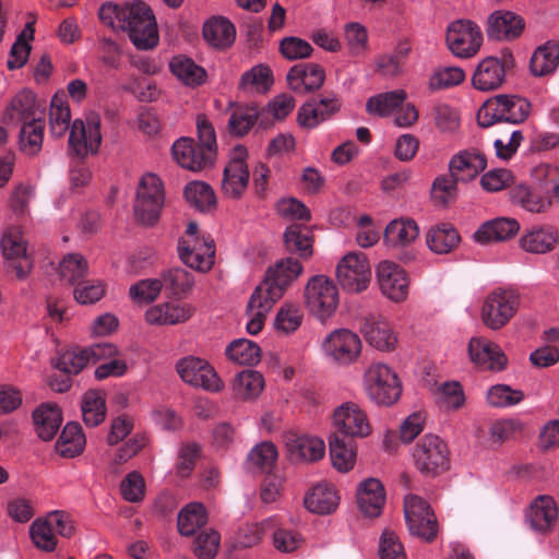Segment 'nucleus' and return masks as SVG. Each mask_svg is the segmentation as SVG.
<instances>
[{
	"label": "nucleus",
	"mask_w": 559,
	"mask_h": 559,
	"mask_svg": "<svg viewBox=\"0 0 559 559\" xmlns=\"http://www.w3.org/2000/svg\"><path fill=\"white\" fill-rule=\"evenodd\" d=\"M301 272L302 265L293 258L282 259L267 269L264 280L257 286L247 306L250 318L247 323L249 334L255 335L262 330L274 304L283 297L286 288Z\"/></svg>",
	"instance_id": "obj_1"
},
{
	"label": "nucleus",
	"mask_w": 559,
	"mask_h": 559,
	"mask_svg": "<svg viewBox=\"0 0 559 559\" xmlns=\"http://www.w3.org/2000/svg\"><path fill=\"white\" fill-rule=\"evenodd\" d=\"M3 122L19 127L17 146L22 154L33 157L43 147L44 108L31 91L16 94L7 106Z\"/></svg>",
	"instance_id": "obj_2"
},
{
	"label": "nucleus",
	"mask_w": 559,
	"mask_h": 559,
	"mask_svg": "<svg viewBox=\"0 0 559 559\" xmlns=\"http://www.w3.org/2000/svg\"><path fill=\"white\" fill-rule=\"evenodd\" d=\"M198 142L190 138L177 140L171 147L174 159L191 171L211 167L216 158V134L212 123L204 117L197 118Z\"/></svg>",
	"instance_id": "obj_3"
},
{
	"label": "nucleus",
	"mask_w": 559,
	"mask_h": 559,
	"mask_svg": "<svg viewBox=\"0 0 559 559\" xmlns=\"http://www.w3.org/2000/svg\"><path fill=\"white\" fill-rule=\"evenodd\" d=\"M520 306L521 295L516 289L497 287L485 296L480 307V320L487 329L499 331L516 316Z\"/></svg>",
	"instance_id": "obj_4"
},
{
	"label": "nucleus",
	"mask_w": 559,
	"mask_h": 559,
	"mask_svg": "<svg viewBox=\"0 0 559 559\" xmlns=\"http://www.w3.org/2000/svg\"><path fill=\"white\" fill-rule=\"evenodd\" d=\"M364 389L367 396L378 405L390 406L402 394V383L392 367L383 362H371L364 372Z\"/></svg>",
	"instance_id": "obj_5"
},
{
	"label": "nucleus",
	"mask_w": 559,
	"mask_h": 559,
	"mask_svg": "<svg viewBox=\"0 0 559 559\" xmlns=\"http://www.w3.org/2000/svg\"><path fill=\"white\" fill-rule=\"evenodd\" d=\"M165 193L160 178L154 174H145L140 179L134 202L135 219L146 226L154 225L164 206Z\"/></svg>",
	"instance_id": "obj_6"
},
{
	"label": "nucleus",
	"mask_w": 559,
	"mask_h": 559,
	"mask_svg": "<svg viewBox=\"0 0 559 559\" xmlns=\"http://www.w3.org/2000/svg\"><path fill=\"white\" fill-rule=\"evenodd\" d=\"M124 32L130 40L141 50L154 48L158 43V32L155 16L151 8L143 1L129 3Z\"/></svg>",
	"instance_id": "obj_7"
},
{
	"label": "nucleus",
	"mask_w": 559,
	"mask_h": 559,
	"mask_svg": "<svg viewBox=\"0 0 559 559\" xmlns=\"http://www.w3.org/2000/svg\"><path fill=\"white\" fill-rule=\"evenodd\" d=\"M447 443L438 436H424L413 450L416 468L425 475L436 476L447 471L450 464Z\"/></svg>",
	"instance_id": "obj_8"
},
{
	"label": "nucleus",
	"mask_w": 559,
	"mask_h": 559,
	"mask_svg": "<svg viewBox=\"0 0 559 559\" xmlns=\"http://www.w3.org/2000/svg\"><path fill=\"white\" fill-rule=\"evenodd\" d=\"M404 516L409 533L432 542L438 534L437 518L430 504L421 497L409 493L404 498Z\"/></svg>",
	"instance_id": "obj_9"
},
{
	"label": "nucleus",
	"mask_w": 559,
	"mask_h": 559,
	"mask_svg": "<svg viewBox=\"0 0 559 559\" xmlns=\"http://www.w3.org/2000/svg\"><path fill=\"white\" fill-rule=\"evenodd\" d=\"M248 151L243 145L234 146L223 171L222 193L230 200L243 197L250 179L247 164Z\"/></svg>",
	"instance_id": "obj_10"
},
{
	"label": "nucleus",
	"mask_w": 559,
	"mask_h": 559,
	"mask_svg": "<svg viewBox=\"0 0 559 559\" xmlns=\"http://www.w3.org/2000/svg\"><path fill=\"white\" fill-rule=\"evenodd\" d=\"M305 296L309 311L321 321L330 318L337 309V287L324 275H317L309 280Z\"/></svg>",
	"instance_id": "obj_11"
},
{
	"label": "nucleus",
	"mask_w": 559,
	"mask_h": 559,
	"mask_svg": "<svg viewBox=\"0 0 559 559\" xmlns=\"http://www.w3.org/2000/svg\"><path fill=\"white\" fill-rule=\"evenodd\" d=\"M176 371L181 380L198 389L217 393L224 389V382L215 369L203 358L187 356L176 362Z\"/></svg>",
	"instance_id": "obj_12"
},
{
	"label": "nucleus",
	"mask_w": 559,
	"mask_h": 559,
	"mask_svg": "<svg viewBox=\"0 0 559 559\" xmlns=\"http://www.w3.org/2000/svg\"><path fill=\"white\" fill-rule=\"evenodd\" d=\"M483 40L480 27L471 20H455L447 28L448 48L457 58L474 57L479 51Z\"/></svg>",
	"instance_id": "obj_13"
},
{
	"label": "nucleus",
	"mask_w": 559,
	"mask_h": 559,
	"mask_svg": "<svg viewBox=\"0 0 559 559\" xmlns=\"http://www.w3.org/2000/svg\"><path fill=\"white\" fill-rule=\"evenodd\" d=\"M336 278L340 285L349 293L365 290L371 280V267L366 254L348 252L336 265Z\"/></svg>",
	"instance_id": "obj_14"
},
{
	"label": "nucleus",
	"mask_w": 559,
	"mask_h": 559,
	"mask_svg": "<svg viewBox=\"0 0 559 559\" xmlns=\"http://www.w3.org/2000/svg\"><path fill=\"white\" fill-rule=\"evenodd\" d=\"M514 67V57L506 51L501 57H486L476 67L473 76V86L483 92L498 90L502 86L507 71Z\"/></svg>",
	"instance_id": "obj_15"
},
{
	"label": "nucleus",
	"mask_w": 559,
	"mask_h": 559,
	"mask_svg": "<svg viewBox=\"0 0 559 559\" xmlns=\"http://www.w3.org/2000/svg\"><path fill=\"white\" fill-rule=\"evenodd\" d=\"M100 117L90 112L85 120L75 119L70 129L69 145L79 157L96 154L102 143Z\"/></svg>",
	"instance_id": "obj_16"
},
{
	"label": "nucleus",
	"mask_w": 559,
	"mask_h": 559,
	"mask_svg": "<svg viewBox=\"0 0 559 559\" xmlns=\"http://www.w3.org/2000/svg\"><path fill=\"white\" fill-rule=\"evenodd\" d=\"M0 248L5 261L14 270L15 275L23 280L33 269V261L27 253L26 240L23 231L19 226H10L4 229Z\"/></svg>",
	"instance_id": "obj_17"
},
{
	"label": "nucleus",
	"mask_w": 559,
	"mask_h": 559,
	"mask_svg": "<svg viewBox=\"0 0 559 559\" xmlns=\"http://www.w3.org/2000/svg\"><path fill=\"white\" fill-rule=\"evenodd\" d=\"M181 262L200 273H207L215 262V245L209 238H181L178 242Z\"/></svg>",
	"instance_id": "obj_18"
},
{
	"label": "nucleus",
	"mask_w": 559,
	"mask_h": 559,
	"mask_svg": "<svg viewBox=\"0 0 559 559\" xmlns=\"http://www.w3.org/2000/svg\"><path fill=\"white\" fill-rule=\"evenodd\" d=\"M324 353L333 360L342 365H348L357 360L361 353L359 336L347 330L340 329L331 332L322 344Z\"/></svg>",
	"instance_id": "obj_19"
},
{
	"label": "nucleus",
	"mask_w": 559,
	"mask_h": 559,
	"mask_svg": "<svg viewBox=\"0 0 559 559\" xmlns=\"http://www.w3.org/2000/svg\"><path fill=\"white\" fill-rule=\"evenodd\" d=\"M377 280L382 294L389 299L401 302L407 298L409 280L404 269L395 262H380L377 266Z\"/></svg>",
	"instance_id": "obj_20"
},
{
	"label": "nucleus",
	"mask_w": 559,
	"mask_h": 559,
	"mask_svg": "<svg viewBox=\"0 0 559 559\" xmlns=\"http://www.w3.org/2000/svg\"><path fill=\"white\" fill-rule=\"evenodd\" d=\"M333 423L340 432L348 437L365 438L371 433L366 412L353 402H346L335 408Z\"/></svg>",
	"instance_id": "obj_21"
},
{
	"label": "nucleus",
	"mask_w": 559,
	"mask_h": 559,
	"mask_svg": "<svg viewBox=\"0 0 559 559\" xmlns=\"http://www.w3.org/2000/svg\"><path fill=\"white\" fill-rule=\"evenodd\" d=\"M525 28L524 19L508 10H497L487 19L486 33L490 39L513 40L519 38Z\"/></svg>",
	"instance_id": "obj_22"
},
{
	"label": "nucleus",
	"mask_w": 559,
	"mask_h": 559,
	"mask_svg": "<svg viewBox=\"0 0 559 559\" xmlns=\"http://www.w3.org/2000/svg\"><path fill=\"white\" fill-rule=\"evenodd\" d=\"M471 360L483 370L500 371L508 359L501 348L485 337H472L468 343Z\"/></svg>",
	"instance_id": "obj_23"
},
{
	"label": "nucleus",
	"mask_w": 559,
	"mask_h": 559,
	"mask_svg": "<svg viewBox=\"0 0 559 559\" xmlns=\"http://www.w3.org/2000/svg\"><path fill=\"white\" fill-rule=\"evenodd\" d=\"M194 312L188 302H162L145 311V321L151 325H176L190 320Z\"/></svg>",
	"instance_id": "obj_24"
},
{
	"label": "nucleus",
	"mask_w": 559,
	"mask_h": 559,
	"mask_svg": "<svg viewBox=\"0 0 559 559\" xmlns=\"http://www.w3.org/2000/svg\"><path fill=\"white\" fill-rule=\"evenodd\" d=\"M360 332L366 342L380 352H392L396 347L397 336L388 320L382 317L366 318Z\"/></svg>",
	"instance_id": "obj_25"
},
{
	"label": "nucleus",
	"mask_w": 559,
	"mask_h": 559,
	"mask_svg": "<svg viewBox=\"0 0 559 559\" xmlns=\"http://www.w3.org/2000/svg\"><path fill=\"white\" fill-rule=\"evenodd\" d=\"M487 166L484 154L477 150H463L449 162V173L460 182L474 180Z\"/></svg>",
	"instance_id": "obj_26"
},
{
	"label": "nucleus",
	"mask_w": 559,
	"mask_h": 559,
	"mask_svg": "<svg viewBox=\"0 0 559 559\" xmlns=\"http://www.w3.org/2000/svg\"><path fill=\"white\" fill-rule=\"evenodd\" d=\"M287 83L296 93H309L319 90L325 80L323 68L317 63H299L287 73Z\"/></svg>",
	"instance_id": "obj_27"
},
{
	"label": "nucleus",
	"mask_w": 559,
	"mask_h": 559,
	"mask_svg": "<svg viewBox=\"0 0 559 559\" xmlns=\"http://www.w3.org/2000/svg\"><path fill=\"white\" fill-rule=\"evenodd\" d=\"M526 518L531 527L536 532L550 533L558 519L556 501L548 495L536 497L530 504Z\"/></svg>",
	"instance_id": "obj_28"
},
{
	"label": "nucleus",
	"mask_w": 559,
	"mask_h": 559,
	"mask_svg": "<svg viewBox=\"0 0 559 559\" xmlns=\"http://www.w3.org/2000/svg\"><path fill=\"white\" fill-rule=\"evenodd\" d=\"M288 455L292 461L314 463L325 455V443L314 436H292L286 441Z\"/></svg>",
	"instance_id": "obj_29"
},
{
	"label": "nucleus",
	"mask_w": 559,
	"mask_h": 559,
	"mask_svg": "<svg viewBox=\"0 0 559 559\" xmlns=\"http://www.w3.org/2000/svg\"><path fill=\"white\" fill-rule=\"evenodd\" d=\"M384 503L385 492L380 480L369 478L360 483L357 489V504L365 516H379Z\"/></svg>",
	"instance_id": "obj_30"
},
{
	"label": "nucleus",
	"mask_w": 559,
	"mask_h": 559,
	"mask_svg": "<svg viewBox=\"0 0 559 559\" xmlns=\"http://www.w3.org/2000/svg\"><path fill=\"white\" fill-rule=\"evenodd\" d=\"M558 66L559 41L552 39L537 46L530 59V71L536 78L552 74Z\"/></svg>",
	"instance_id": "obj_31"
},
{
	"label": "nucleus",
	"mask_w": 559,
	"mask_h": 559,
	"mask_svg": "<svg viewBox=\"0 0 559 559\" xmlns=\"http://www.w3.org/2000/svg\"><path fill=\"white\" fill-rule=\"evenodd\" d=\"M203 37L213 48L226 49L235 41L236 28L227 17L212 16L203 25Z\"/></svg>",
	"instance_id": "obj_32"
},
{
	"label": "nucleus",
	"mask_w": 559,
	"mask_h": 559,
	"mask_svg": "<svg viewBox=\"0 0 559 559\" xmlns=\"http://www.w3.org/2000/svg\"><path fill=\"white\" fill-rule=\"evenodd\" d=\"M168 66L171 74L186 86L197 87L206 81L205 69L186 55L174 56Z\"/></svg>",
	"instance_id": "obj_33"
},
{
	"label": "nucleus",
	"mask_w": 559,
	"mask_h": 559,
	"mask_svg": "<svg viewBox=\"0 0 559 559\" xmlns=\"http://www.w3.org/2000/svg\"><path fill=\"white\" fill-rule=\"evenodd\" d=\"M520 224L515 218L498 217L484 223L474 234L479 243L506 241L518 234Z\"/></svg>",
	"instance_id": "obj_34"
},
{
	"label": "nucleus",
	"mask_w": 559,
	"mask_h": 559,
	"mask_svg": "<svg viewBox=\"0 0 559 559\" xmlns=\"http://www.w3.org/2000/svg\"><path fill=\"white\" fill-rule=\"evenodd\" d=\"M33 420L38 437L44 441L51 440L62 424V414L55 403L40 404L33 412Z\"/></svg>",
	"instance_id": "obj_35"
},
{
	"label": "nucleus",
	"mask_w": 559,
	"mask_h": 559,
	"mask_svg": "<svg viewBox=\"0 0 559 559\" xmlns=\"http://www.w3.org/2000/svg\"><path fill=\"white\" fill-rule=\"evenodd\" d=\"M304 503L312 513L329 514L336 510L340 497L332 485L318 484L307 492Z\"/></svg>",
	"instance_id": "obj_36"
},
{
	"label": "nucleus",
	"mask_w": 559,
	"mask_h": 559,
	"mask_svg": "<svg viewBox=\"0 0 559 559\" xmlns=\"http://www.w3.org/2000/svg\"><path fill=\"white\" fill-rule=\"evenodd\" d=\"M265 385L261 372L253 369H246L238 372L231 381V391L236 399L240 401L255 400L263 391Z\"/></svg>",
	"instance_id": "obj_37"
},
{
	"label": "nucleus",
	"mask_w": 559,
	"mask_h": 559,
	"mask_svg": "<svg viewBox=\"0 0 559 559\" xmlns=\"http://www.w3.org/2000/svg\"><path fill=\"white\" fill-rule=\"evenodd\" d=\"M534 187L544 193L552 204L559 203V167L539 164L531 173Z\"/></svg>",
	"instance_id": "obj_38"
},
{
	"label": "nucleus",
	"mask_w": 559,
	"mask_h": 559,
	"mask_svg": "<svg viewBox=\"0 0 559 559\" xmlns=\"http://www.w3.org/2000/svg\"><path fill=\"white\" fill-rule=\"evenodd\" d=\"M418 235L419 228L414 219H394L388 224L384 230V242L393 248L405 247L412 243Z\"/></svg>",
	"instance_id": "obj_39"
},
{
	"label": "nucleus",
	"mask_w": 559,
	"mask_h": 559,
	"mask_svg": "<svg viewBox=\"0 0 559 559\" xmlns=\"http://www.w3.org/2000/svg\"><path fill=\"white\" fill-rule=\"evenodd\" d=\"M460 239L457 230L449 224L431 227L426 234L428 248L437 254L449 253L459 245Z\"/></svg>",
	"instance_id": "obj_40"
},
{
	"label": "nucleus",
	"mask_w": 559,
	"mask_h": 559,
	"mask_svg": "<svg viewBox=\"0 0 559 559\" xmlns=\"http://www.w3.org/2000/svg\"><path fill=\"white\" fill-rule=\"evenodd\" d=\"M85 436L76 423H68L56 442V451L64 457H74L85 448Z\"/></svg>",
	"instance_id": "obj_41"
},
{
	"label": "nucleus",
	"mask_w": 559,
	"mask_h": 559,
	"mask_svg": "<svg viewBox=\"0 0 559 559\" xmlns=\"http://www.w3.org/2000/svg\"><path fill=\"white\" fill-rule=\"evenodd\" d=\"M163 287L174 297L188 296L194 286V276L183 267H173L160 274Z\"/></svg>",
	"instance_id": "obj_42"
},
{
	"label": "nucleus",
	"mask_w": 559,
	"mask_h": 559,
	"mask_svg": "<svg viewBox=\"0 0 559 559\" xmlns=\"http://www.w3.org/2000/svg\"><path fill=\"white\" fill-rule=\"evenodd\" d=\"M558 236L552 227H536L524 234L520 240L522 249L532 253H546L554 249Z\"/></svg>",
	"instance_id": "obj_43"
},
{
	"label": "nucleus",
	"mask_w": 559,
	"mask_h": 559,
	"mask_svg": "<svg viewBox=\"0 0 559 559\" xmlns=\"http://www.w3.org/2000/svg\"><path fill=\"white\" fill-rule=\"evenodd\" d=\"M330 456L334 468L347 473L356 463V448L352 441L335 435L330 438Z\"/></svg>",
	"instance_id": "obj_44"
},
{
	"label": "nucleus",
	"mask_w": 559,
	"mask_h": 559,
	"mask_svg": "<svg viewBox=\"0 0 559 559\" xmlns=\"http://www.w3.org/2000/svg\"><path fill=\"white\" fill-rule=\"evenodd\" d=\"M273 82L272 70L265 64H257L242 73L239 88L250 93H265Z\"/></svg>",
	"instance_id": "obj_45"
},
{
	"label": "nucleus",
	"mask_w": 559,
	"mask_h": 559,
	"mask_svg": "<svg viewBox=\"0 0 559 559\" xmlns=\"http://www.w3.org/2000/svg\"><path fill=\"white\" fill-rule=\"evenodd\" d=\"M406 96L407 94L404 90L378 94L367 100L366 110L371 116H389L404 103Z\"/></svg>",
	"instance_id": "obj_46"
},
{
	"label": "nucleus",
	"mask_w": 559,
	"mask_h": 559,
	"mask_svg": "<svg viewBox=\"0 0 559 559\" xmlns=\"http://www.w3.org/2000/svg\"><path fill=\"white\" fill-rule=\"evenodd\" d=\"M227 358L238 365L253 366L261 360V348L247 338L233 341L225 350Z\"/></svg>",
	"instance_id": "obj_47"
},
{
	"label": "nucleus",
	"mask_w": 559,
	"mask_h": 559,
	"mask_svg": "<svg viewBox=\"0 0 559 559\" xmlns=\"http://www.w3.org/2000/svg\"><path fill=\"white\" fill-rule=\"evenodd\" d=\"M76 353V367L80 372L88 365H94L107 358H114L119 349L111 343H97L88 347H73Z\"/></svg>",
	"instance_id": "obj_48"
},
{
	"label": "nucleus",
	"mask_w": 559,
	"mask_h": 559,
	"mask_svg": "<svg viewBox=\"0 0 559 559\" xmlns=\"http://www.w3.org/2000/svg\"><path fill=\"white\" fill-rule=\"evenodd\" d=\"M286 249L302 259H309L312 253V237L307 228L300 225H290L284 234Z\"/></svg>",
	"instance_id": "obj_49"
},
{
	"label": "nucleus",
	"mask_w": 559,
	"mask_h": 559,
	"mask_svg": "<svg viewBox=\"0 0 559 559\" xmlns=\"http://www.w3.org/2000/svg\"><path fill=\"white\" fill-rule=\"evenodd\" d=\"M207 522V515L203 504L191 502L187 504L178 514V530L183 536H191L204 526Z\"/></svg>",
	"instance_id": "obj_50"
},
{
	"label": "nucleus",
	"mask_w": 559,
	"mask_h": 559,
	"mask_svg": "<svg viewBox=\"0 0 559 559\" xmlns=\"http://www.w3.org/2000/svg\"><path fill=\"white\" fill-rule=\"evenodd\" d=\"M71 112L67 102L59 96H53L49 109V129L52 136H63L70 128Z\"/></svg>",
	"instance_id": "obj_51"
},
{
	"label": "nucleus",
	"mask_w": 559,
	"mask_h": 559,
	"mask_svg": "<svg viewBox=\"0 0 559 559\" xmlns=\"http://www.w3.org/2000/svg\"><path fill=\"white\" fill-rule=\"evenodd\" d=\"M186 200L199 211H210L216 205V195L210 185L192 181L185 188Z\"/></svg>",
	"instance_id": "obj_52"
},
{
	"label": "nucleus",
	"mask_w": 559,
	"mask_h": 559,
	"mask_svg": "<svg viewBox=\"0 0 559 559\" xmlns=\"http://www.w3.org/2000/svg\"><path fill=\"white\" fill-rule=\"evenodd\" d=\"M259 117V110L255 106H238L228 119V131L234 136L246 135L254 126Z\"/></svg>",
	"instance_id": "obj_53"
},
{
	"label": "nucleus",
	"mask_w": 559,
	"mask_h": 559,
	"mask_svg": "<svg viewBox=\"0 0 559 559\" xmlns=\"http://www.w3.org/2000/svg\"><path fill=\"white\" fill-rule=\"evenodd\" d=\"M29 536L34 546L41 551L51 552L58 546V537L45 516L32 522Z\"/></svg>",
	"instance_id": "obj_54"
},
{
	"label": "nucleus",
	"mask_w": 559,
	"mask_h": 559,
	"mask_svg": "<svg viewBox=\"0 0 559 559\" xmlns=\"http://www.w3.org/2000/svg\"><path fill=\"white\" fill-rule=\"evenodd\" d=\"M82 416L87 426L95 427L104 421L106 404L103 394L98 391H87L82 400Z\"/></svg>",
	"instance_id": "obj_55"
},
{
	"label": "nucleus",
	"mask_w": 559,
	"mask_h": 559,
	"mask_svg": "<svg viewBox=\"0 0 559 559\" xmlns=\"http://www.w3.org/2000/svg\"><path fill=\"white\" fill-rule=\"evenodd\" d=\"M274 526L273 518H269L260 523L246 524L238 530L235 536V545L241 548L253 547L261 542L264 533Z\"/></svg>",
	"instance_id": "obj_56"
},
{
	"label": "nucleus",
	"mask_w": 559,
	"mask_h": 559,
	"mask_svg": "<svg viewBox=\"0 0 559 559\" xmlns=\"http://www.w3.org/2000/svg\"><path fill=\"white\" fill-rule=\"evenodd\" d=\"M163 288L159 278H145L132 284L129 288V297L136 305H147L155 301Z\"/></svg>",
	"instance_id": "obj_57"
},
{
	"label": "nucleus",
	"mask_w": 559,
	"mask_h": 559,
	"mask_svg": "<svg viewBox=\"0 0 559 559\" xmlns=\"http://www.w3.org/2000/svg\"><path fill=\"white\" fill-rule=\"evenodd\" d=\"M87 263L81 254L69 253L59 264L60 277L70 285H76L87 274Z\"/></svg>",
	"instance_id": "obj_58"
},
{
	"label": "nucleus",
	"mask_w": 559,
	"mask_h": 559,
	"mask_svg": "<svg viewBox=\"0 0 559 559\" xmlns=\"http://www.w3.org/2000/svg\"><path fill=\"white\" fill-rule=\"evenodd\" d=\"M515 200L523 209L532 213L547 212L554 204L550 200L534 187H519L514 194Z\"/></svg>",
	"instance_id": "obj_59"
},
{
	"label": "nucleus",
	"mask_w": 559,
	"mask_h": 559,
	"mask_svg": "<svg viewBox=\"0 0 559 559\" xmlns=\"http://www.w3.org/2000/svg\"><path fill=\"white\" fill-rule=\"evenodd\" d=\"M74 286L73 297L81 305L95 304L106 294V284L102 280H82Z\"/></svg>",
	"instance_id": "obj_60"
},
{
	"label": "nucleus",
	"mask_w": 559,
	"mask_h": 559,
	"mask_svg": "<svg viewBox=\"0 0 559 559\" xmlns=\"http://www.w3.org/2000/svg\"><path fill=\"white\" fill-rule=\"evenodd\" d=\"M302 319L304 314L299 306L284 304L276 313L274 325L277 331L289 334L301 325Z\"/></svg>",
	"instance_id": "obj_61"
},
{
	"label": "nucleus",
	"mask_w": 559,
	"mask_h": 559,
	"mask_svg": "<svg viewBox=\"0 0 559 559\" xmlns=\"http://www.w3.org/2000/svg\"><path fill=\"white\" fill-rule=\"evenodd\" d=\"M129 3L119 5L117 3L107 2L103 4L99 9L98 16L100 22L114 29V31H123L127 23V13H128Z\"/></svg>",
	"instance_id": "obj_62"
},
{
	"label": "nucleus",
	"mask_w": 559,
	"mask_h": 559,
	"mask_svg": "<svg viewBox=\"0 0 559 559\" xmlns=\"http://www.w3.org/2000/svg\"><path fill=\"white\" fill-rule=\"evenodd\" d=\"M531 105L525 98L502 95L503 122H523L528 117Z\"/></svg>",
	"instance_id": "obj_63"
},
{
	"label": "nucleus",
	"mask_w": 559,
	"mask_h": 559,
	"mask_svg": "<svg viewBox=\"0 0 559 559\" xmlns=\"http://www.w3.org/2000/svg\"><path fill=\"white\" fill-rule=\"evenodd\" d=\"M486 397L488 404L493 407H508L519 404L524 399V394L507 384H497L488 390Z\"/></svg>",
	"instance_id": "obj_64"
}]
</instances>
